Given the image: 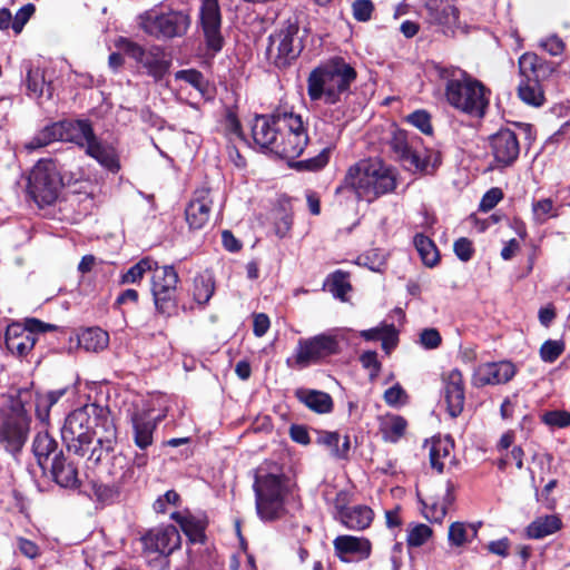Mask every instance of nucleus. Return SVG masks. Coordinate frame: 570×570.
Wrapping results in <instances>:
<instances>
[{
    "label": "nucleus",
    "mask_w": 570,
    "mask_h": 570,
    "mask_svg": "<svg viewBox=\"0 0 570 570\" xmlns=\"http://www.w3.org/2000/svg\"><path fill=\"white\" fill-rule=\"evenodd\" d=\"M61 439L69 453L98 465L114 454L118 430L108 406L88 403L66 416Z\"/></svg>",
    "instance_id": "f257e3e1"
},
{
    "label": "nucleus",
    "mask_w": 570,
    "mask_h": 570,
    "mask_svg": "<svg viewBox=\"0 0 570 570\" xmlns=\"http://www.w3.org/2000/svg\"><path fill=\"white\" fill-rule=\"evenodd\" d=\"M396 188L394 170L376 160H361L352 165L335 189L336 196L354 195L357 202L373 203Z\"/></svg>",
    "instance_id": "f03ea898"
},
{
    "label": "nucleus",
    "mask_w": 570,
    "mask_h": 570,
    "mask_svg": "<svg viewBox=\"0 0 570 570\" xmlns=\"http://www.w3.org/2000/svg\"><path fill=\"white\" fill-rule=\"evenodd\" d=\"M448 104L462 114L483 117L490 105L491 90L480 80L458 67H438Z\"/></svg>",
    "instance_id": "7ed1b4c3"
},
{
    "label": "nucleus",
    "mask_w": 570,
    "mask_h": 570,
    "mask_svg": "<svg viewBox=\"0 0 570 570\" xmlns=\"http://www.w3.org/2000/svg\"><path fill=\"white\" fill-rule=\"evenodd\" d=\"M356 70L342 57H333L320 63L307 77V96L312 102L325 105L341 102L356 80Z\"/></svg>",
    "instance_id": "20e7f679"
},
{
    "label": "nucleus",
    "mask_w": 570,
    "mask_h": 570,
    "mask_svg": "<svg viewBox=\"0 0 570 570\" xmlns=\"http://www.w3.org/2000/svg\"><path fill=\"white\" fill-rule=\"evenodd\" d=\"M250 132L254 144L262 150L276 155L282 159L294 160L299 157L308 145V135L298 132L273 134L267 120H252Z\"/></svg>",
    "instance_id": "39448f33"
},
{
    "label": "nucleus",
    "mask_w": 570,
    "mask_h": 570,
    "mask_svg": "<svg viewBox=\"0 0 570 570\" xmlns=\"http://www.w3.org/2000/svg\"><path fill=\"white\" fill-rule=\"evenodd\" d=\"M287 480L286 475L274 473L256 478L254 483L256 510L262 520L274 521L282 517Z\"/></svg>",
    "instance_id": "423d86ee"
},
{
    "label": "nucleus",
    "mask_w": 570,
    "mask_h": 570,
    "mask_svg": "<svg viewBox=\"0 0 570 570\" xmlns=\"http://www.w3.org/2000/svg\"><path fill=\"white\" fill-rule=\"evenodd\" d=\"M299 26L297 20L288 19L283 26L268 36L266 57L271 65L277 69L291 67L303 51V43L298 40Z\"/></svg>",
    "instance_id": "0eeeda50"
},
{
    "label": "nucleus",
    "mask_w": 570,
    "mask_h": 570,
    "mask_svg": "<svg viewBox=\"0 0 570 570\" xmlns=\"http://www.w3.org/2000/svg\"><path fill=\"white\" fill-rule=\"evenodd\" d=\"M341 353V340L334 331L299 338L294 350V364L299 368L317 365Z\"/></svg>",
    "instance_id": "6e6552de"
},
{
    "label": "nucleus",
    "mask_w": 570,
    "mask_h": 570,
    "mask_svg": "<svg viewBox=\"0 0 570 570\" xmlns=\"http://www.w3.org/2000/svg\"><path fill=\"white\" fill-rule=\"evenodd\" d=\"M57 328L53 324L29 317L24 320L23 324L12 323L7 326L4 345L12 355L26 357L35 347L40 335Z\"/></svg>",
    "instance_id": "1a4fd4ad"
},
{
    "label": "nucleus",
    "mask_w": 570,
    "mask_h": 570,
    "mask_svg": "<svg viewBox=\"0 0 570 570\" xmlns=\"http://www.w3.org/2000/svg\"><path fill=\"white\" fill-rule=\"evenodd\" d=\"M62 187V179L53 160L39 161L29 176L28 189L39 207L52 205Z\"/></svg>",
    "instance_id": "9d476101"
},
{
    "label": "nucleus",
    "mask_w": 570,
    "mask_h": 570,
    "mask_svg": "<svg viewBox=\"0 0 570 570\" xmlns=\"http://www.w3.org/2000/svg\"><path fill=\"white\" fill-rule=\"evenodd\" d=\"M190 17L184 11H146L140 16V28L157 39H171L186 35Z\"/></svg>",
    "instance_id": "9b49d317"
},
{
    "label": "nucleus",
    "mask_w": 570,
    "mask_h": 570,
    "mask_svg": "<svg viewBox=\"0 0 570 570\" xmlns=\"http://www.w3.org/2000/svg\"><path fill=\"white\" fill-rule=\"evenodd\" d=\"M179 276L173 265L154 266L151 276V295L156 313L170 316L177 308V285Z\"/></svg>",
    "instance_id": "f8f14e48"
},
{
    "label": "nucleus",
    "mask_w": 570,
    "mask_h": 570,
    "mask_svg": "<svg viewBox=\"0 0 570 570\" xmlns=\"http://www.w3.org/2000/svg\"><path fill=\"white\" fill-rule=\"evenodd\" d=\"M489 154L493 160L490 167L495 170H504L512 167L520 155V141L514 130L508 127L500 128L488 138Z\"/></svg>",
    "instance_id": "ddd939ff"
},
{
    "label": "nucleus",
    "mask_w": 570,
    "mask_h": 570,
    "mask_svg": "<svg viewBox=\"0 0 570 570\" xmlns=\"http://www.w3.org/2000/svg\"><path fill=\"white\" fill-rule=\"evenodd\" d=\"M29 425L30 417L23 407L6 415L0 423V446L12 455L20 453L28 439Z\"/></svg>",
    "instance_id": "4468645a"
},
{
    "label": "nucleus",
    "mask_w": 570,
    "mask_h": 570,
    "mask_svg": "<svg viewBox=\"0 0 570 570\" xmlns=\"http://www.w3.org/2000/svg\"><path fill=\"white\" fill-rule=\"evenodd\" d=\"M199 24L207 50L213 56L220 52L225 40L222 35V12L218 0H200Z\"/></svg>",
    "instance_id": "2eb2a0df"
},
{
    "label": "nucleus",
    "mask_w": 570,
    "mask_h": 570,
    "mask_svg": "<svg viewBox=\"0 0 570 570\" xmlns=\"http://www.w3.org/2000/svg\"><path fill=\"white\" fill-rule=\"evenodd\" d=\"M426 21L440 27L444 35L454 33L460 28V9L455 0H425Z\"/></svg>",
    "instance_id": "dca6fc26"
},
{
    "label": "nucleus",
    "mask_w": 570,
    "mask_h": 570,
    "mask_svg": "<svg viewBox=\"0 0 570 570\" xmlns=\"http://www.w3.org/2000/svg\"><path fill=\"white\" fill-rule=\"evenodd\" d=\"M141 541L146 551L158 552L165 557L179 549L181 544L180 533L173 524L150 529L142 535Z\"/></svg>",
    "instance_id": "f3484780"
},
{
    "label": "nucleus",
    "mask_w": 570,
    "mask_h": 570,
    "mask_svg": "<svg viewBox=\"0 0 570 570\" xmlns=\"http://www.w3.org/2000/svg\"><path fill=\"white\" fill-rule=\"evenodd\" d=\"M420 138L404 129H395L390 139V147L395 157L409 169L423 168L421 154L416 150Z\"/></svg>",
    "instance_id": "a211bd4d"
},
{
    "label": "nucleus",
    "mask_w": 570,
    "mask_h": 570,
    "mask_svg": "<svg viewBox=\"0 0 570 570\" xmlns=\"http://www.w3.org/2000/svg\"><path fill=\"white\" fill-rule=\"evenodd\" d=\"M253 120H267L273 134L282 131V134L303 132V135H308L307 125L302 115L296 114L293 108L279 106L271 114L256 115Z\"/></svg>",
    "instance_id": "6ab92c4d"
},
{
    "label": "nucleus",
    "mask_w": 570,
    "mask_h": 570,
    "mask_svg": "<svg viewBox=\"0 0 570 570\" xmlns=\"http://www.w3.org/2000/svg\"><path fill=\"white\" fill-rule=\"evenodd\" d=\"M163 415L154 416L150 410H137L130 415L134 444L140 451L149 450L154 444V434Z\"/></svg>",
    "instance_id": "aec40b11"
},
{
    "label": "nucleus",
    "mask_w": 570,
    "mask_h": 570,
    "mask_svg": "<svg viewBox=\"0 0 570 570\" xmlns=\"http://www.w3.org/2000/svg\"><path fill=\"white\" fill-rule=\"evenodd\" d=\"M442 391L448 413L451 417H458L465 402L464 381L460 370L453 368L443 377Z\"/></svg>",
    "instance_id": "412c9836"
},
{
    "label": "nucleus",
    "mask_w": 570,
    "mask_h": 570,
    "mask_svg": "<svg viewBox=\"0 0 570 570\" xmlns=\"http://www.w3.org/2000/svg\"><path fill=\"white\" fill-rule=\"evenodd\" d=\"M212 204L209 188L203 187L194 191L185 209V218L190 229H200L207 224Z\"/></svg>",
    "instance_id": "4be33fe9"
},
{
    "label": "nucleus",
    "mask_w": 570,
    "mask_h": 570,
    "mask_svg": "<svg viewBox=\"0 0 570 570\" xmlns=\"http://www.w3.org/2000/svg\"><path fill=\"white\" fill-rule=\"evenodd\" d=\"M515 373L514 364L509 361L485 363L474 373L473 383L475 386L505 384Z\"/></svg>",
    "instance_id": "5701e85b"
},
{
    "label": "nucleus",
    "mask_w": 570,
    "mask_h": 570,
    "mask_svg": "<svg viewBox=\"0 0 570 570\" xmlns=\"http://www.w3.org/2000/svg\"><path fill=\"white\" fill-rule=\"evenodd\" d=\"M47 470L53 482L61 488L76 490L81 485L77 464L63 452L52 458Z\"/></svg>",
    "instance_id": "b1692460"
},
{
    "label": "nucleus",
    "mask_w": 570,
    "mask_h": 570,
    "mask_svg": "<svg viewBox=\"0 0 570 570\" xmlns=\"http://www.w3.org/2000/svg\"><path fill=\"white\" fill-rule=\"evenodd\" d=\"M335 556L343 562L351 561L350 557L365 560L371 556L372 543L368 539L354 535H338L333 540Z\"/></svg>",
    "instance_id": "393cba45"
},
{
    "label": "nucleus",
    "mask_w": 570,
    "mask_h": 570,
    "mask_svg": "<svg viewBox=\"0 0 570 570\" xmlns=\"http://www.w3.org/2000/svg\"><path fill=\"white\" fill-rule=\"evenodd\" d=\"M170 519L179 525L191 544H204L206 542V529L208 527L206 514L175 511L170 514Z\"/></svg>",
    "instance_id": "a878e982"
},
{
    "label": "nucleus",
    "mask_w": 570,
    "mask_h": 570,
    "mask_svg": "<svg viewBox=\"0 0 570 570\" xmlns=\"http://www.w3.org/2000/svg\"><path fill=\"white\" fill-rule=\"evenodd\" d=\"M87 156L94 158L106 170L117 174L120 168V158L117 149L108 144L101 141L96 134L83 147Z\"/></svg>",
    "instance_id": "bb28decb"
},
{
    "label": "nucleus",
    "mask_w": 570,
    "mask_h": 570,
    "mask_svg": "<svg viewBox=\"0 0 570 570\" xmlns=\"http://www.w3.org/2000/svg\"><path fill=\"white\" fill-rule=\"evenodd\" d=\"M62 141L83 148L95 135L89 119L61 120Z\"/></svg>",
    "instance_id": "cd10ccee"
},
{
    "label": "nucleus",
    "mask_w": 570,
    "mask_h": 570,
    "mask_svg": "<svg viewBox=\"0 0 570 570\" xmlns=\"http://www.w3.org/2000/svg\"><path fill=\"white\" fill-rule=\"evenodd\" d=\"M59 452H63V450L47 431L39 432L33 438L32 453L42 471H47L49 462L51 463L52 458L58 456Z\"/></svg>",
    "instance_id": "c85d7f7f"
},
{
    "label": "nucleus",
    "mask_w": 570,
    "mask_h": 570,
    "mask_svg": "<svg viewBox=\"0 0 570 570\" xmlns=\"http://www.w3.org/2000/svg\"><path fill=\"white\" fill-rule=\"evenodd\" d=\"M153 77L155 81H160L169 72L171 61L167 59L165 50L159 46H154L147 50L140 63Z\"/></svg>",
    "instance_id": "c756f323"
},
{
    "label": "nucleus",
    "mask_w": 570,
    "mask_h": 570,
    "mask_svg": "<svg viewBox=\"0 0 570 570\" xmlns=\"http://www.w3.org/2000/svg\"><path fill=\"white\" fill-rule=\"evenodd\" d=\"M374 519L373 510L365 504H357L343 512L338 522L352 531H362L367 529Z\"/></svg>",
    "instance_id": "7c9ffc66"
},
{
    "label": "nucleus",
    "mask_w": 570,
    "mask_h": 570,
    "mask_svg": "<svg viewBox=\"0 0 570 570\" xmlns=\"http://www.w3.org/2000/svg\"><path fill=\"white\" fill-rule=\"evenodd\" d=\"M519 72L522 79H542L549 76L553 69L549 62L533 52H525L519 58Z\"/></svg>",
    "instance_id": "2f4dec72"
},
{
    "label": "nucleus",
    "mask_w": 570,
    "mask_h": 570,
    "mask_svg": "<svg viewBox=\"0 0 570 570\" xmlns=\"http://www.w3.org/2000/svg\"><path fill=\"white\" fill-rule=\"evenodd\" d=\"M295 396L311 411L320 414L332 412L334 406L332 396L326 392L309 389H297L295 391Z\"/></svg>",
    "instance_id": "473e14b6"
},
{
    "label": "nucleus",
    "mask_w": 570,
    "mask_h": 570,
    "mask_svg": "<svg viewBox=\"0 0 570 570\" xmlns=\"http://www.w3.org/2000/svg\"><path fill=\"white\" fill-rule=\"evenodd\" d=\"M26 86L28 96L40 99H51L53 95V86L51 81H47L45 71L40 68H30L27 72Z\"/></svg>",
    "instance_id": "72a5a7b5"
},
{
    "label": "nucleus",
    "mask_w": 570,
    "mask_h": 570,
    "mask_svg": "<svg viewBox=\"0 0 570 570\" xmlns=\"http://www.w3.org/2000/svg\"><path fill=\"white\" fill-rule=\"evenodd\" d=\"M561 528V519L556 514H549L534 519L525 528V533L529 539L539 540L558 532Z\"/></svg>",
    "instance_id": "f704fd0d"
},
{
    "label": "nucleus",
    "mask_w": 570,
    "mask_h": 570,
    "mask_svg": "<svg viewBox=\"0 0 570 570\" xmlns=\"http://www.w3.org/2000/svg\"><path fill=\"white\" fill-rule=\"evenodd\" d=\"M69 387H60L57 390H51L46 393H37L36 394V416L42 423H48L50 417L51 407L58 403L68 392Z\"/></svg>",
    "instance_id": "c9c22d12"
},
{
    "label": "nucleus",
    "mask_w": 570,
    "mask_h": 570,
    "mask_svg": "<svg viewBox=\"0 0 570 570\" xmlns=\"http://www.w3.org/2000/svg\"><path fill=\"white\" fill-rule=\"evenodd\" d=\"M69 387H60L57 390H51L46 393H37L36 394V416L42 423H48L50 417L51 407L58 403L68 392Z\"/></svg>",
    "instance_id": "e433bc0d"
},
{
    "label": "nucleus",
    "mask_w": 570,
    "mask_h": 570,
    "mask_svg": "<svg viewBox=\"0 0 570 570\" xmlns=\"http://www.w3.org/2000/svg\"><path fill=\"white\" fill-rule=\"evenodd\" d=\"M541 79H521L518 86V96L527 105L541 107L544 101V92L540 85Z\"/></svg>",
    "instance_id": "4c0bfd02"
},
{
    "label": "nucleus",
    "mask_w": 570,
    "mask_h": 570,
    "mask_svg": "<svg viewBox=\"0 0 570 570\" xmlns=\"http://www.w3.org/2000/svg\"><path fill=\"white\" fill-rule=\"evenodd\" d=\"M324 288H327L335 298L345 302L347 293L352 291L350 273L342 269L334 271L326 277Z\"/></svg>",
    "instance_id": "58836bf2"
},
{
    "label": "nucleus",
    "mask_w": 570,
    "mask_h": 570,
    "mask_svg": "<svg viewBox=\"0 0 570 570\" xmlns=\"http://www.w3.org/2000/svg\"><path fill=\"white\" fill-rule=\"evenodd\" d=\"M55 141H62L61 120L51 122L39 130L27 145V148L37 149Z\"/></svg>",
    "instance_id": "ea45409f"
},
{
    "label": "nucleus",
    "mask_w": 570,
    "mask_h": 570,
    "mask_svg": "<svg viewBox=\"0 0 570 570\" xmlns=\"http://www.w3.org/2000/svg\"><path fill=\"white\" fill-rule=\"evenodd\" d=\"M414 246L425 266L433 267L439 263L440 253L430 237L423 234H416L414 237Z\"/></svg>",
    "instance_id": "a19ab883"
},
{
    "label": "nucleus",
    "mask_w": 570,
    "mask_h": 570,
    "mask_svg": "<svg viewBox=\"0 0 570 570\" xmlns=\"http://www.w3.org/2000/svg\"><path fill=\"white\" fill-rule=\"evenodd\" d=\"M331 149L324 148L316 156L291 163V167L297 171H318L330 161Z\"/></svg>",
    "instance_id": "79ce46f5"
},
{
    "label": "nucleus",
    "mask_w": 570,
    "mask_h": 570,
    "mask_svg": "<svg viewBox=\"0 0 570 570\" xmlns=\"http://www.w3.org/2000/svg\"><path fill=\"white\" fill-rule=\"evenodd\" d=\"M406 420L400 415L386 417L381 424V431L389 441L396 442L406 430Z\"/></svg>",
    "instance_id": "37998d69"
},
{
    "label": "nucleus",
    "mask_w": 570,
    "mask_h": 570,
    "mask_svg": "<svg viewBox=\"0 0 570 570\" xmlns=\"http://www.w3.org/2000/svg\"><path fill=\"white\" fill-rule=\"evenodd\" d=\"M156 262L151 258L145 257L138 263L132 265L126 273L121 275V284H135L142 279L147 272H153Z\"/></svg>",
    "instance_id": "c03bdc74"
},
{
    "label": "nucleus",
    "mask_w": 570,
    "mask_h": 570,
    "mask_svg": "<svg viewBox=\"0 0 570 570\" xmlns=\"http://www.w3.org/2000/svg\"><path fill=\"white\" fill-rule=\"evenodd\" d=\"M215 291V283L209 276H198L194 279L193 296L197 304L205 305L209 302Z\"/></svg>",
    "instance_id": "a18cd8bd"
},
{
    "label": "nucleus",
    "mask_w": 570,
    "mask_h": 570,
    "mask_svg": "<svg viewBox=\"0 0 570 570\" xmlns=\"http://www.w3.org/2000/svg\"><path fill=\"white\" fill-rule=\"evenodd\" d=\"M406 531V543L410 548L422 547L433 534L432 529L424 523H410Z\"/></svg>",
    "instance_id": "49530a36"
},
{
    "label": "nucleus",
    "mask_w": 570,
    "mask_h": 570,
    "mask_svg": "<svg viewBox=\"0 0 570 570\" xmlns=\"http://www.w3.org/2000/svg\"><path fill=\"white\" fill-rule=\"evenodd\" d=\"M79 342L87 351L102 350L108 343V334L100 328H88L81 334Z\"/></svg>",
    "instance_id": "de8ad7c7"
},
{
    "label": "nucleus",
    "mask_w": 570,
    "mask_h": 570,
    "mask_svg": "<svg viewBox=\"0 0 570 570\" xmlns=\"http://www.w3.org/2000/svg\"><path fill=\"white\" fill-rule=\"evenodd\" d=\"M449 544L451 547H462L472 539L468 530V523L455 521L450 524L448 533Z\"/></svg>",
    "instance_id": "09e8293b"
},
{
    "label": "nucleus",
    "mask_w": 570,
    "mask_h": 570,
    "mask_svg": "<svg viewBox=\"0 0 570 570\" xmlns=\"http://www.w3.org/2000/svg\"><path fill=\"white\" fill-rule=\"evenodd\" d=\"M115 46L119 51L130 57L138 63H141L147 52V50H145L140 45L125 37H119L115 41Z\"/></svg>",
    "instance_id": "8fccbe9b"
},
{
    "label": "nucleus",
    "mask_w": 570,
    "mask_h": 570,
    "mask_svg": "<svg viewBox=\"0 0 570 570\" xmlns=\"http://www.w3.org/2000/svg\"><path fill=\"white\" fill-rule=\"evenodd\" d=\"M450 454L449 444L443 442L442 440H436L432 442L430 448V463L433 469L438 472H443L444 462L443 459L448 458Z\"/></svg>",
    "instance_id": "3c124183"
},
{
    "label": "nucleus",
    "mask_w": 570,
    "mask_h": 570,
    "mask_svg": "<svg viewBox=\"0 0 570 570\" xmlns=\"http://www.w3.org/2000/svg\"><path fill=\"white\" fill-rule=\"evenodd\" d=\"M406 121L424 135L433 134L431 115L425 109H417L406 116Z\"/></svg>",
    "instance_id": "603ef678"
},
{
    "label": "nucleus",
    "mask_w": 570,
    "mask_h": 570,
    "mask_svg": "<svg viewBox=\"0 0 570 570\" xmlns=\"http://www.w3.org/2000/svg\"><path fill=\"white\" fill-rule=\"evenodd\" d=\"M531 473V482L535 490V499L538 502H541L548 510H553L556 508L557 501L554 498L550 497V493L554 488L558 485V480L552 479L550 480L544 488L539 492L538 488L535 487V479L533 475V472L530 470Z\"/></svg>",
    "instance_id": "864d4df0"
},
{
    "label": "nucleus",
    "mask_w": 570,
    "mask_h": 570,
    "mask_svg": "<svg viewBox=\"0 0 570 570\" xmlns=\"http://www.w3.org/2000/svg\"><path fill=\"white\" fill-rule=\"evenodd\" d=\"M564 351V343L557 340H548L540 347V357L546 363L556 362Z\"/></svg>",
    "instance_id": "5fc2aeb1"
},
{
    "label": "nucleus",
    "mask_w": 570,
    "mask_h": 570,
    "mask_svg": "<svg viewBox=\"0 0 570 570\" xmlns=\"http://www.w3.org/2000/svg\"><path fill=\"white\" fill-rule=\"evenodd\" d=\"M177 80H184L198 91H205L207 82L203 73L196 69L179 70L175 75Z\"/></svg>",
    "instance_id": "6e6d98bb"
},
{
    "label": "nucleus",
    "mask_w": 570,
    "mask_h": 570,
    "mask_svg": "<svg viewBox=\"0 0 570 570\" xmlns=\"http://www.w3.org/2000/svg\"><path fill=\"white\" fill-rule=\"evenodd\" d=\"M541 420L551 428L563 429L570 425V413L560 410L547 411L542 414Z\"/></svg>",
    "instance_id": "4d7b16f0"
},
{
    "label": "nucleus",
    "mask_w": 570,
    "mask_h": 570,
    "mask_svg": "<svg viewBox=\"0 0 570 570\" xmlns=\"http://www.w3.org/2000/svg\"><path fill=\"white\" fill-rule=\"evenodd\" d=\"M360 362L364 368L370 371V380L374 381L382 368V364L377 358V353L375 351H365L360 355Z\"/></svg>",
    "instance_id": "13d9d810"
},
{
    "label": "nucleus",
    "mask_w": 570,
    "mask_h": 570,
    "mask_svg": "<svg viewBox=\"0 0 570 570\" xmlns=\"http://www.w3.org/2000/svg\"><path fill=\"white\" fill-rule=\"evenodd\" d=\"M92 489L101 503H111L119 497V488L115 484L95 483Z\"/></svg>",
    "instance_id": "bf43d9fd"
},
{
    "label": "nucleus",
    "mask_w": 570,
    "mask_h": 570,
    "mask_svg": "<svg viewBox=\"0 0 570 570\" xmlns=\"http://www.w3.org/2000/svg\"><path fill=\"white\" fill-rule=\"evenodd\" d=\"M374 4L371 0H355L352 3V13L356 21L366 22L371 20Z\"/></svg>",
    "instance_id": "052dcab7"
},
{
    "label": "nucleus",
    "mask_w": 570,
    "mask_h": 570,
    "mask_svg": "<svg viewBox=\"0 0 570 570\" xmlns=\"http://www.w3.org/2000/svg\"><path fill=\"white\" fill-rule=\"evenodd\" d=\"M423 503V517L430 522L441 523L446 515V505L439 502Z\"/></svg>",
    "instance_id": "680f3d73"
},
{
    "label": "nucleus",
    "mask_w": 570,
    "mask_h": 570,
    "mask_svg": "<svg viewBox=\"0 0 570 570\" xmlns=\"http://www.w3.org/2000/svg\"><path fill=\"white\" fill-rule=\"evenodd\" d=\"M407 394L399 384H394L384 392V401L387 405L397 407L406 403Z\"/></svg>",
    "instance_id": "e2e57ef3"
},
{
    "label": "nucleus",
    "mask_w": 570,
    "mask_h": 570,
    "mask_svg": "<svg viewBox=\"0 0 570 570\" xmlns=\"http://www.w3.org/2000/svg\"><path fill=\"white\" fill-rule=\"evenodd\" d=\"M419 342L425 350H435L441 345L442 336L436 328L429 327L422 330Z\"/></svg>",
    "instance_id": "0e129e2a"
},
{
    "label": "nucleus",
    "mask_w": 570,
    "mask_h": 570,
    "mask_svg": "<svg viewBox=\"0 0 570 570\" xmlns=\"http://www.w3.org/2000/svg\"><path fill=\"white\" fill-rule=\"evenodd\" d=\"M36 10L35 4L27 3L22 6L16 13L13 21H12V30L16 33H20L24 27V24L29 21L31 16L33 14Z\"/></svg>",
    "instance_id": "69168bd1"
},
{
    "label": "nucleus",
    "mask_w": 570,
    "mask_h": 570,
    "mask_svg": "<svg viewBox=\"0 0 570 570\" xmlns=\"http://www.w3.org/2000/svg\"><path fill=\"white\" fill-rule=\"evenodd\" d=\"M180 501V495L175 490H168L165 494L158 497V499L154 502V510L157 513H166L167 507L178 505Z\"/></svg>",
    "instance_id": "338daca9"
},
{
    "label": "nucleus",
    "mask_w": 570,
    "mask_h": 570,
    "mask_svg": "<svg viewBox=\"0 0 570 570\" xmlns=\"http://www.w3.org/2000/svg\"><path fill=\"white\" fill-rule=\"evenodd\" d=\"M503 198V191L498 188L493 187L489 189L482 197L479 209L481 212H490L493 209L498 203Z\"/></svg>",
    "instance_id": "774afa93"
}]
</instances>
